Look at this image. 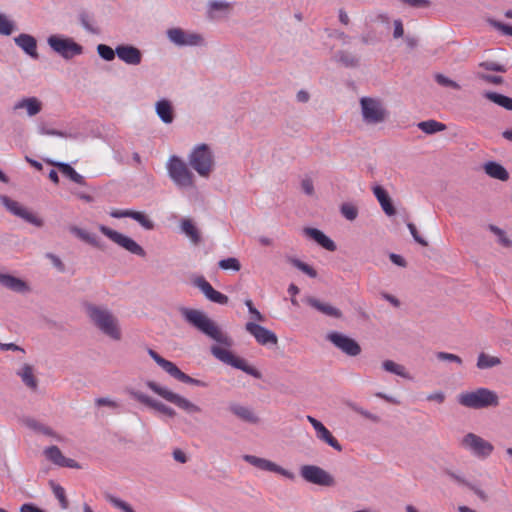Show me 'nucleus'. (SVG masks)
Returning <instances> with one entry per match:
<instances>
[{
    "mask_svg": "<svg viewBox=\"0 0 512 512\" xmlns=\"http://www.w3.org/2000/svg\"><path fill=\"white\" fill-rule=\"evenodd\" d=\"M85 312L90 322L112 340H121L122 333L118 318L106 306L86 303Z\"/></svg>",
    "mask_w": 512,
    "mask_h": 512,
    "instance_id": "obj_1",
    "label": "nucleus"
},
{
    "mask_svg": "<svg viewBox=\"0 0 512 512\" xmlns=\"http://www.w3.org/2000/svg\"><path fill=\"white\" fill-rule=\"evenodd\" d=\"M179 312L189 324L201 331L203 334L212 338L216 342L230 347L232 339L223 333L217 324L210 319L204 312L186 307H180Z\"/></svg>",
    "mask_w": 512,
    "mask_h": 512,
    "instance_id": "obj_2",
    "label": "nucleus"
},
{
    "mask_svg": "<svg viewBox=\"0 0 512 512\" xmlns=\"http://www.w3.org/2000/svg\"><path fill=\"white\" fill-rule=\"evenodd\" d=\"M458 403L471 409H483L497 407L499 397L496 392L487 388H478L475 391L461 393L458 396Z\"/></svg>",
    "mask_w": 512,
    "mask_h": 512,
    "instance_id": "obj_3",
    "label": "nucleus"
},
{
    "mask_svg": "<svg viewBox=\"0 0 512 512\" xmlns=\"http://www.w3.org/2000/svg\"><path fill=\"white\" fill-rule=\"evenodd\" d=\"M190 166L202 177H208L214 168V155L207 144L197 145L189 155Z\"/></svg>",
    "mask_w": 512,
    "mask_h": 512,
    "instance_id": "obj_4",
    "label": "nucleus"
},
{
    "mask_svg": "<svg viewBox=\"0 0 512 512\" xmlns=\"http://www.w3.org/2000/svg\"><path fill=\"white\" fill-rule=\"evenodd\" d=\"M169 177L179 188L194 187V175L178 156H171L167 163Z\"/></svg>",
    "mask_w": 512,
    "mask_h": 512,
    "instance_id": "obj_5",
    "label": "nucleus"
},
{
    "mask_svg": "<svg viewBox=\"0 0 512 512\" xmlns=\"http://www.w3.org/2000/svg\"><path fill=\"white\" fill-rule=\"evenodd\" d=\"M146 386L154 393L165 399L166 401L173 403L174 405H176L177 407L186 411L189 414L200 413L202 411V409L198 405L194 404L185 397L177 393H174L165 387L160 386L155 381H147Z\"/></svg>",
    "mask_w": 512,
    "mask_h": 512,
    "instance_id": "obj_6",
    "label": "nucleus"
},
{
    "mask_svg": "<svg viewBox=\"0 0 512 512\" xmlns=\"http://www.w3.org/2000/svg\"><path fill=\"white\" fill-rule=\"evenodd\" d=\"M211 353L221 362L228 364L236 369L251 375L256 379L262 378V373L255 367L250 366L245 359L235 356L231 351L221 348L219 346H212Z\"/></svg>",
    "mask_w": 512,
    "mask_h": 512,
    "instance_id": "obj_7",
    "label": "nucleus"
},
{
    "mask_svg": "<svg viewBox=\"0 0 512 512\" xmlns=\"http://www.w3.org/2000/svg\"><path fill=\"white\" fill-rule=\"evenodd\" d=\"M148 355L159 365L166 373H168L174 379L190 385L206 387L207 384L199 379H195L181 371L177 365L159 355L155 350L149 348Z\"/></svg>",
    "mask_w": 512,
    "mask_h": 512,
    "instance_id": "obj_8",
    "label": "nucleus"
},
{
    "mask_svg": "<svg viewBox=\"0 0 512 512\" xmlns=\"http://www.w3.org/2000/svg\"><path fill=\"white\" fill-rule=\"evenodd\" d=\"M363 120L367 124H378L386 120L388 111L379 99L362 97L360 99Z\"/></svg>",
    "mask_w": 512,
    "mask_h": 512,
    "instance_id": "obj_9",
    "label": "nucleus"
},
{
    "mask_svg": "<svg viewBox=\"0 0 512 512\" xmlns=\"http://www.w3.org/2000/svg\"><path fill=\"white\" fill-rule=\"evenodd\" d=\"M50 48L66 60L83 53V47L72 38L51 35L47 39Z\"/></svg>",
    "mask_w": 512,
    "mask_h": 512,
    "instance_id": "obj_10",
    "label": "nucleus"
},
{
    "mask_svg": "<svg viewBox=\"0 0 512 512\" xmlns=\"http://www.w3.org/2000/svg\"><path fill=\"white\" fill-rule=\"evenodd\" d=\"M299 473L306 482L314 485L333 487L336 484L335 478L325 469L317 465H302Z\"/></svg>",
    "mask_w": 512,
    "mask_h": 512,
    "instance_id": "obj_11",
    "label": "nucleus"
},
{
    "mask_svg": "<svg viewBox=\"0 0 512 512\" xmlns=\"http://www.w3.org/2000/svg\"><path fill=\"white\" fill-rule=\"evenodd\" d=\"M99 230L111 241H113L123 249L127 250L128 252L140 257L146 256L145 250L132 238L124 234H121L105 225H99Z\"/></svg>",
    "mask_w": 512,
    "mask_h": 512,
    "instance_id": "obj_12",
    "label": "nucleus"
},
{
    "mask_svg": "<svg viewBox=\"0 0 512 512\" xmlns=\"http://www.w3.org/2000/svg\"><path fill=\"white\" fill-rule=\"evenodd\" d=\"M99 230L111 241H113L123 249L127 250L128 252L140 257L146 256L145 250L132 238L124 234H121L105 225H99Z\"/></svg>",
    "mask_w": 512,
    "mask_h": 512,
    "instance_id": "obj_13",
    "label": "nucleus"
},
{
    "mask_svg": "<svg viewBox=\"0 0 512 512\" xmlns=\"http://www.w3.org/2000/svg\"><path fill=\"white\" fill-rule=\"evenodd\" d=\"M326 340L350 357L358 356L362 351L361 346L355 339L337 331L327 333Z\"/></svg>",
    "mask_w": 512,
    "mask_h": 512,
    "instance_id": "obj_14",
    "label": "nucleus"
},
{
    "mask_svg": "<svg viewBox=\"0 0 512 512\" xmlns=\"http://www.w3.org/2000/svg\"><path fill=\"white\" fill-rule=\"evenodd\" d=\"M461 445L479 458H487L494 450L489 441L471 432L462 438Z\"/></svg>",
    "mask_w": 512,
    "mask_h": 512,
    "instance_id": "obj_15",
    "label": "nucleus"
},
{
    "mask_svg": "<svg viewBox=\"0 0 512 512\" xmlns=\"http://www.w3.org/2000/svg\"><path fill=\"white\" fill-rule=\"evenodd\" d=\"M0 200L2 205L13 215L20 217L26 222L39 228L44 225V221L41 218L22 206L19 202L11 199L8 196H1Z\"/></svg>",
    "mask_w": 512,
    "mask_h": 512,
    "instance_id": "obj_16",
    "label": "nucleus"
},
{
    "mask_svg": "<svg viewBox=\"0 0 512 512\" xmlns=\"http://www.w3.org/2000/svg\"><path fill=\"white\" fill-rule=\"evenodd\" d=\"M167 37L177 46H199L204 42V39L200 34L187 32L181 28L168 29Z\"/></svg>",
    "mask_w": 512,
    "mask_h": 512,
    "instance_id": "obj_17",
    "label": "nucleus"
},
{
    "mask_svg": "<svg viewBox=\"0 0 512 512\" xmlns=\"http://www.w3.org/2000/svg\"><path fill=\"white\" fill-rule=\"evenodd\" d=\"M243 459L247 463L253 465L254 467H257L258 469L278 473L290 480H293L295 478V475L293 472L282 468L281 466L277 465L276 463H274L270 460L260 458V457L254 456V455H244Z\"/></svg>",
    "mask_w": 512,
    "mask_h": 512,
    "instance_id": "obj_18",
    "label": "nucleus"
},
{
    "mask_svg": "<svg viewBox=\"0 0 512 512\" xmlns=\"http://www.w3.org/2000/svg\"><path fill=\"white\" fill-rule=\"evenodd\" d=\"M227 409L232 415L244 423L258 425L261 422V418L254 409L249 406L232 401L229 402Z\"/></svg>",
    "mask_w": 512,
    "mask_h": 512,
    "instance_id": "obj_19",
    "label": "nucleus"
},
{
    "mask_svg": "<svg viewBox=\"0 0 512 512\" xmlns=\"http://www.w3.org/2000/svg\"><path fill=\"white\" fill-rule=\"evenodd\" d=\"M245 329L260 345H276L278 343V338L274 332L255 322H247Z\"/></svg>",
    "mask_w": 512,
    "mask_h": 512,
    "instance_id": "obj_20",
    "label": "nucleus"
},
{
    "mask_svg": "<svg viewBox=\"0 0 512 512\" xmlns=\"http://www.w3.org/2000/svg\"><path fill=\"white\" fill-rule=\"evenodd\" d=\"M307 420L314 428L318 440L326 443L338 452L343 450V447L339 441L332 435V433L324 426L321 421L310 415L307 416Z\"/></svg>",
    "mask_w": 512,
    "mask_h": 512,
    "instance_id": "obj_21",
    "label": "nucleus"
},
{
    "mask_svg": "<svg viewBox=\"0 0 512 512\" xmlns=\"http://www.w3.org/2000/svg\"><path fill=\"white\" fill-rule=\"evenodd\" d=\"M117 57L127 65L138 66L143 59L141 50L130 44L116 46Z\"/></svg>",
    "mask_w": 512,
    "mask_h": 512,
    "instance_id": "obj_22",
    "label": "nucleus"
},
{
    "mask_svg": "<svg viewBox=\"0 0 512 512\" xmlns=\"http://www.w3.org/2000/svg\"><path fill=\"white\" fill-rule=\"evenodd\" d=\"M130 395L135 400L140 402L141 404H143L151 409H154L164 415H167L169 417H174L176 415V412L174 409H172L171 407L165 405L164 403H162L158 400L151 398L150 396H148L140 391L132 390V391H130Z\"/></svg>",
    "mask_w": 512,
    "mask_h": 512,
    "instance_id": "obj_23",
    "label": "nucleus"
},
{
    "mask_svg": "<svg viewBox=\"0 0 512 512\" xmlns=\"http://www.w3.org/2000/svg\"><path fill=\"white\" fill-rule=\"evenodd\" d=\"M193 284L201 290V292L205 295V297L211 302L225 305L228 303L229 298L222 294L221 292L215 290L212 285L203 277L199 276L194 281Z\"/></svg>",
    "mask_w": 512,
    "mask_h": 512,
    "instance_id": "obj_24",
    "label": "nucleus"
},
{
    "mask_svg": "<svg viewBox=\"0 0 512 512\" xmlns=\"http://www.w3.org/2000/svg\"><path fill=\"white\" fill-rule=\"evenodd\" d=\"M109 214L111 217L118 219L126 217L132 218L147 230H152L154 228V222L151 219H149L144 213L139 211L114 209Z\"/></svg>",
    "mask_w": 512,
    "mask_h": 512,
    "instance_id": "obj_25",
    "label": "nucleus"
},
{
    "mask_svg": "<svg viewBox=\"0 0 512 512\" xmlns=\"http://www.w3.org/2000/svg\"><path fill=\"white\" fill-rule=\"evenodd\" d=\"M0 285L17 293L30 292V287L26 281L11 274L0 273Z\"/></svg>",
    "mask_w": 512,
    "mask_h": 512,
    "instance_id": "obj_26",
    "label": "nucleus"
},
{
    "mask_svg": "<svg viewBox=\"0 0 512 512\" xmlns=\"http://www.w3.org/2000/svg\"><path fill=\"white\" fill-rule=\"evenodd\" d=\"M303 233L314 240L317 244H319L324 249L334 252L337 249L336 244L333 240H331L328 236H326L321 230L312 227H305L303 229Z\"/></svg>",
    "mask_w": 512,
    "mask_h": 512,
    "instance_id": "obj_27",
    "label": "nucleus"
},
{
    "mask_svg": "<svg viewBox=\"0 0 512 512\" xmlns=\"http://www.w3.org/2000/svg\"><path fill=\"white\" fill-rule=\"evenodd\" d=\"M305 302L312 308L316 309L317 311L321 312L324 315L340 319L343 316V313L340 309L332 306L329 303L321 302L319 299L308 296L305 299Z\"/></svg>",
    "mask_w": 512,
    "mask_h": 512,
    "instance_id": "obj_28",
    "label": "nucleus"
},
{
    "mask_svg": "<svg viewBox=\"0 0 512 512\" xmlns=\"http://www.w3.org/2000/svg\"><path fill=\"white\" fill-rule=\"evenodd\" d=\"M372 190L385 214L387 216L395 215L396 208L388 192L380 185H375Z\"/></svg>",
    "mask_w": 512,
    "mask_h": 512,
    "instance_id": "obj_29",
    "label": "nucleus"
},
{
    "mask_svg": "<svg viewBox=\"0 0 512 512\" xmlns=\"http://www.w3.org/2000/svg\"><path fill=\"white\" fill-rule=\"evenodd\" d=\"M14 41L16 45L19 46L30 57L33 59L39 58V54L37 52V41L33 36L22 33L15 37Z\"/></svg>",
    "mask_w": 512,
    "mask_h": 512,
    "instance_id": "obj_30",
    "label": "nucleus"
},
{
    "mask_svg": "<svg viewBox=\"0 0 512 512\" xmlns=\"http://www.w3.org/2000/svg\"><path fill=\"white\" fill-rule=\"evenodd\" d=\"M19 109H26L27 115L32 117L40 113L42 110V103L36 97L23 98L13 106V111H17Z\"/></svg>",
    "mask_w": 512,
    "mask_h": 512,
    "instance_id": "obj_31",
    "label": "nucleus"
},
{
    "mask_svg": "<svg viewBox=\"0 0 512 512\" xmlns=\"http://www.w3.org/2000/svg\"><path fill=\"white\" fill-rule=\"evenodd\" d=\"M232 9V5L225 1H209L208 3V18L216 20L221 17L227 16Z\"/></svg>",
    "mask_w": 512,
    "mask_h": 512,
    "instance_id": "obj_32",
    "label": "nucleus"
},
{
    "mask_svg": "<svg viewBox=\"0 0 512 512\" xmlns=\"http://www.w3.org/2000/svg\"><path fill=\"white\" fill-rule=\"evenodd\" d=\"M49 164L58 168V170L71 181L79 184L86 185L85 179L80 175L70 164L65 162L47 161Z\"/></svg>",
    "mask_w": 512,
    "mask_h": 512,
    "instance_id": "obj_33",
    "label": "nucleus"
},
{
    "mask_svg": "<svg viewBox=\"0 0 512 512\" xmlns=\"http://www.w3.org/2000/svg\"><path fill=\"white\" fill-rule=\"evenodd\" d=\"M483 169L485 173L494 179L500 181H507L509 179V173L506 168L498 162L488 161L484 164Z\"/></svg>",
    "mask_w": 512,
    "mask_h": 512,
    "instance_id": "obj_34",
    "label": "nucleus"
},
{
    "mask_svg": "<svg viewBox=\"0 0 512 512\" xmlns=\"http://www.w3.org/2000/svg\"><path fill=\"white\" fill-rule=\"evenodd\" d=\"M155 110L158 117L165 123L170 124L174 120V110L172 104L167 99H161L156 102Z\"/></svg>",
    "mask_w": 512,
    "mask_h": 512,
    "instance_id": "obj_35",
    "label": "nucleus"
},
{
    "mask_svg": "<svg viewBox=\"0 0 512 512\" xmlns=\"http://www.w3.org/2000/svg\"><path fill=\"white\" fill-rule=\"evenodd\" d=\"M444 473L447 476H449L451 479L456 481L458 484L463 485V486L467 487L468 489H470L471 491H473L482 501L488 500L487 494L482 489L478 488L471 482L467 481L461 475L456 474L455 472H453L450 469H444Z\"/></svg>",
    "mask_w": 512,
    "mask_h": 512,
    "instance_id": "obj_36",
    "label": "nucleus"
},
{
    "mask_svg": "<svg viewBox=\"0 0 512 512\" xmlns=\"http://www.w3.org/2000/svg\"><path fill=\"white\" fill-rule=\"evenodd\" d=\"M17 375L21 378L22 382L32 391H36L38 388V380L34 375V369L30 364H24L20 370L17 371Z\"/></svg>",
    "mask_w": 512,
    "mask_h": 512,
    "instance_id": "obj_37",
    "label": "nucleus"
},
{
    "mask_svg": "<svg viewBox=\"0 0 512 512\" xmlns=\"http://www.w3.org/2000/svg\"><path fill=\"white\" fill-rule=\"evenodd\" d=\"M69 231L73 235H75L76 237H78L79 239L84 241L85 243H87L93 247L103 249V246H102L99 238L95 234L89 233L86 230L79 228L75 225L70 226Z\"/></svg>",
    "mask_w": 512,
    "mask_h": 512,
    "instance_id": "obj_38",
    "label": "nucleus"
},
{
    "mask_svg": "<svg viewBox=\"0 0 512 512\" xmlns=\"http://www.w3.org/2000/svg\"><path fill=\"white\" fill-rule=\"evenodd\" d=\"M334 60L346 68H357L360 65V58L346 50L337 51Z\"/></svg>",
    "mask_w": 512,
    "mask_h": 512,
    "instance_id": "obj_39",
    "label": "nucleus"
},
{
    "mask_svg": "<svg viewBox=\"0 0 512 512\" xmlns=\"http://www.w3.org/2000/svg\"><path fill=\"white\" fill-rule=\"evenodd\" d=\"M483 96L494 104L508 110L512 111V98L506 95L493 92V91H485Z\"/></svg>",
    "mask_w": 512,
    "mask_h": 512,
    "instance_id": "obj_40",
    "label": "nucleus"
},
{
    "mask_svg": "<svg viewBox=\"0 0 512 512\" xmlns=\"http://www.w3.org/2000/svg\"><path fill=\"white\" fill-rule=\"evenodd\" d=\"M181 230L194 244H199L201 242L200 233L191 219L183 218L181 220Z\"/></svg>",
    "mask_w": 512,
    "mask_h": 512,
    "instance_id": "obj_41",
    "label": "nucleus"
},
{
    "mask_svg": "<svg viewBox=\"0 0 512 512\" xmlns=\"http://www.w3.org/2000/svg\"><path fill=\"white\" fill-rule=\"evenodd\" d=\"M418 128L426 134H435L437 132L444 131L446 125L436 120L422 121L417 124Z\"/></svg>",
    "mask_w": 512,
    "mask_h": 512,
    "instance_id": "obj_42",
    "label": "nucleus"
},
{
    "mask_svg": "<svg viewBox=\"0 0 512 512\" xmlns=\"http://www.w3.org/2000/svg\"><path fill=\"white\" fill-rule=\"evenodd\" d=\"M286 261L308 275L310 278H316L317 277V271L307 263L299 260L298 258L292 257V256H286Z\"/></svg>",
    "mask_w": 512,
    "mask_h": 512,
    "instance_id": "obj_43",
    "label": "nucleus"
},
{
    "mask_svg": "<svg viewBox=\"0 0 512 512\" xmlns=\"http://www.w3.org/2000/svg\"><path fill=\"white\" fill-rule=\"evenodd\" d=\"M382 368L390 373L403 377L405 379H411L408 372H406L403 365L397 364L392 360H385L382 362Z\"/></svg>",
    "mask_w": 512,
    "mask_h": 512,
    "instance_id": "obj_44",
    "label": "nucleus"
},
{
    "mask_svg": "<svg viewBox=\"0 0 512 512\" xmlns=\"http://www.w3.org/2000/svg\"><path fill=\"white\" fill-rule=\"evenodd\" d=\"M501 364V360L498 357L490 356L484 352L480 353L477 359V367L479 369H488Z\"/></svg>",
    "mask_w": 512,
    "mask_h": 512,
    "instance_id": "obj_45",
    "label": "nucleus"
},
{
    "mask_svg": "<svg viewBox=\"0 0 512 512\" xmlns=\"http://www.w3.org/2000/svg\"><path fill=\"white\" fill-rule=\"evenodd\" d=\"M44 455L49 461L58 466H61L62 461H64V455L59 447L55 445L46 448L44 450Z\"/></svg>",
    "mask_w": 512,
    "mask_h": 512,
    "instance_id": "obj_46",
    "label": "nucleus"
},
{
    "mask_svg": "<svg viewBox=\"0 0 512 512\" xmlns=\"http://www.w3.org/2000/svg\"><path fill=\"white\" fill-rule=\"evenodd\" d=\"M488 229L490 232L498 237V242L504 247H511L512 241L507 237L505 231L494 224H489Z\"/></svg>",
    "mask_w": 512,
    "mask_h": 512,
    "instance_id": "obj_47",
    "label": "nucleus"
},
{
    "mask_svg": "<svg viewBox=\"0 0 512 512\" xmlns=\"http://www.w3.org/2000/svg\"><path fill=\"white\" fill-rule=\"evenodd\" d=\"M26 425H27L29 428H31V429H33V430H35V431L39 432V433H42V434H44V435L52 436V437H54V436H55V432H54L50 427H48V426H46V425H44V424H42V423L38 422V421H37V420H35V419H28V420L26 421Z\"/></svg>",
    "mask_w": 512,
    "mask_h": 512,
    "instance_id": "obj_48",
    "label": "nucleus"
},
{
    "mask_svg": "<svg viewBox=\"0 0 512 512\" xmlns=\"http://www.w3.org/2000/svg\"><path fill=\"white\" fill-rule=\"evenodd\" d=\"M346 406L351 409L352 411L362 415L363 417H365L366 419H369L375 423L379 422L380 421V418L375 415V414H372L370 413L369 411L363 409L362 407L358 406L356 403L354 402H351V401H347L346 402Z\"/></svg>",
    "mask_w": 512,
    "mask_h": 512,
    "instance_id": "obj_49",
    "label": "nucleus"
},
{
    "mask_svg": "<svg viewBox=\"0 0 512 512\" xmlns=\"http://www.w3.org/2000/svg\"><path fill=\"white\" fill-rule=\"evenodd\" d=\"M105 499L111 503L114 507L120 509L123 512H135L134 509L125 501L109 494H105Z\"/></svg>",
    "mask_w": 512,
    "mask_h": 512,
    "instance_id": "obj_50",
    "label": "nucleus"
},
{
    "mask_svg": "<svg viewBox=\"0 0 512 512\" xmlns=\"http://www.w3.org/2000/svg\"><path fill=\"white\" fill-rule=\"evenodd\" d=\"M340 212L349 221H354L358 216V208L351 203H343L340 206Z\"/></svg>",
    "mask_w": 512,
    "mask_h": 512,
    "instance_id": "obj_51",
    "label": "nucleus"
},
{
    "mask_svg": "<svg viewBox=\"0 0 512 512\" xmlns=\"http://www.w3.org/2000/svg\"><path fill=\"white\" fill-rule=\"evenodd\" d=\"M97 53L105 61H112L117 56L116 48L112 49L106 44H99L97 46Z\"/></svg>",
    "mask_w": 512,
    "mask_h": 512,
    "instance_id": "obj_52",
    "label": "nucleus"
},
{
    "mask_svg": "<svg viewBox=\"0 0 512 512\" xmlns=\"http://www.w3.org/2000/svg\"><path fill=\"white\" fill-rule=\"evenodd\" d=\"M52 490L55 497L59 500L60 506L62 509H67L69 506V501L66 497L65 490L58 484L51 482Z\"/></svg>",
    "mask_w": 512,
    "mask_h": 512,
    "instance_id": "obj_53",
    "label": "nucleus"
},
{
    "mask_svg": "<svg viewBox=\"0 0 512 512\" xmlns=\"http://www.w3.org/2000/svg\"><path fill=\"white\" fill-rule=\"evenodd\" d=\"M219 268L223 270L239 271L241 269L240 261L235 257H229L222 259L218 262Z\"/></svg>",
    "mask_w": 512,
    "mask_h": 512,
    "instance_id": "obj_54",
    "label": "nucleus"
},
{
    "mask_svg": "<svg viewBox=\"0 0 512 512\" xmlns=\"http://www.w3.org/2000/svg\"><path fill=\"white\" fill-rule=\"evenodd\" d=\"M380 38L378 37L375 30H368L363 33L360 37V41L363 45H375L380 42Z\"/></svg>",
    "mask_w": 512,
    "mask_h": 512,
    "instance_id": "obj_55",
    "label": "nucleus"
},
{
    "mask_svg": "<svg viewBox=\"0 0 512 512\" xmlns=\"http://www.w3.org/2000/svg\"><path fill=\"white\" fill-rule=\"evenodd\" d=\"M14 24L4 14L0 13V34L9 36L12 34Z\"/></svg>",
    "mask_w": 512,
    "mask_h": 512,
    "instance_id": "obj_56",
    "label": "nucleus"
},
{
    "mask_svg": "<svg viewBox=\"0 0 512 512\" xmlns=\"http://www.w3.org/2000/svg\"><path fill=\"white\" fill-rule=\"evenodd\" d=\"M435 81L439 85L444 86V87H450V88H453L456 90H459L461 88L457 82L453 81L452 79L446 77L445 75H443L441 73H437L435 75Z\"/></svg>",
    "mask_w": 512,
    "mask_h": 512,
    "instance_id": "obj_57",
    "label": "nucleus"
},
{
    "mask_svg": "<svg viewBox=\"0 0 512 512\" xmlns=\"http://www.w3.org/2000/svg\"><path fill=\"white\" fill-rule=\"evenodd\" d=\"M488 23L502 34L512 36V26L491 18L488 19Z\"/></svg>",
    "mask_w": 512,
    "mask_h": 512,
    "instance_id": "obj_58",
    "label": "nucleus"
},
{
    "mask_svg": "<svg viewBox=\"0 0 512 512\" xmlns=\"http://www.w3.org/2000/svg\"><path fill=\"white\" fill-rule=\"evenodd\" d=\"M79 20H80V23L83 26V28L85 30H87L88 32H90L92 34H98L100 32L97 27H94L90 23V17H89V15L86 12H81L79 14Z\"/></svg>",
    "mask_w": 512,
    "mask_h": 512,
    "instance_id": "obj_59",
    "label": "nucleus"
},
{
    "mask_svg": "<svg viewBox=\"0 0 512 512\" xmlns=\"http://www.w3.org/2000/svg\"><path fill=\"white\" fill-rule=\"evenodd\" d=\"M479 67L488 70V71H495V72H506V68L504 65H501L499 63L493 62V61H484L479 63Z\"/></svg>",
    "mask_w": 512,
    "mask_h": 512,
    "instance_id": "obj_60",
    "label": "nucleus"
},
{
    "mask_svg": "<svg viewBox=\"0 0 512 512\" xmlns=\"http://www.w3.org/2000/svg\"><path fill=\"white\" fill-rule=\"evenodd\" d=\"M436 358L440 361L454 362L458 365H462L463 363L462 359L458 355L447 352H438L436 354Z\"/></svg>",
    "mask_w": 512,
    "mask_h": 512,
    "instance_id": "obj_61",
    "label": "nucleus"
},
{
    "mask_svg": "<svg viewBox=\"0 0 512 512\" xmlns=\"http://www.w3.org/2000/svg\"><path fill=\"white\" fill-rule=\"evenodd\" d=\"M245 305L247 306L248 308V311L249 313L252 315V318L255 320V321H258V322H264L265 321V317L264 315H262L255 307H254V304L252 302L251 299H246L245 300Z\"/></svg>",
    "mask_w": 512,
    "mask_h": 512,
    "instance_id": "obj_62",
    "label": "nucleus"
},
{
    "mask_svg": "<svg viewBox=\"0 0 512 512\" xmlns=\"http://www.w3.org/2000/svg\"><path fill=\"white\" fill-rule=\"evenodd\" d=\"M476 76H477V78L484 80L488 83H492V84L499 85L504 82V79L501 76L490 75V74H485V73H481V72H477Z\"/></svg>",
    "mask_w": 512,
    "mask_h": 512,
    "instance_id": "obj_63",
    "label": "nucleus"
},
{
    "mask_svg": "<svg viewBox=\"0 0 512 512\" xmlns=\"http://www.w3.org/2000/svg\"><path fill=\"white\" fill-rule=\"evenodd\" d=\"M407 227H408L413 239L418 244H420L421 246H424V247L428 246V242L422 236H420L416 226L413 223H408Z\"/></svg>",
    "mask_w": 512,
    "mask_h": 512,
    "instance_id": "obj_64",
    "label": "nucleus"
}]
</instances>
